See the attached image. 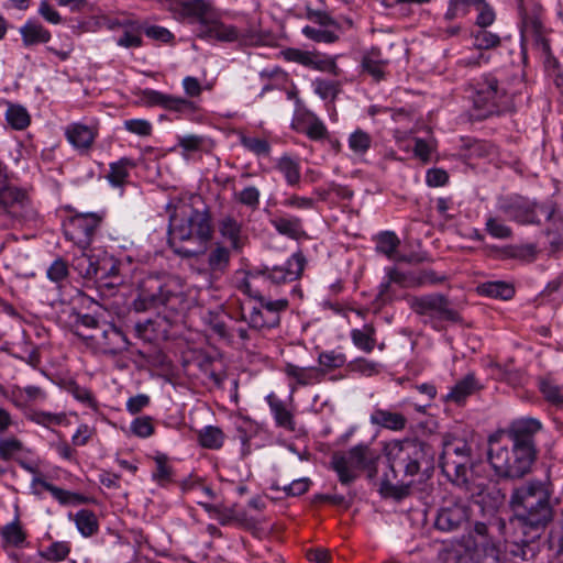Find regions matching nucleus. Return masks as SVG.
Segmentation results:
<instances>
[{
  "mask_svg": "<svg viewBox=\"0 0 563 563\" xmlns=\"http://www.w3.org/2000/svg\"><path fill=\"white\" fill-rule=\"evenodd\" d=\"M483 388L474 373L466 374L462 379L451 388L444 396V401L454 402L459 406L464 405L466 399Z\"/></svg>",
  "mask_w": 563,
  "mask_h": 563,
  "instance_id": "nucleus-23",
  "label": "nucleus"
},
{
  "mask_svg": "<svg viewBox=\"0 0 563 563\" xmlns=\"http://www.w3.org/2000/svg\"><path fill=\"white\" fill-rule=\"evenodd\" d=\"M97 133L89 126L80 123H74L66 130V137L68 142L79 151H88Z\"/></svg>",
  "mask_w": 563,
  "mask_h": 563,
  "instance_id": "nucleus-30",
  "label": "nucleus"
},
{
  "mask_svg": "<svg viewBox=\"0 0 563 563\" xmlns=\"http://www.w3.org/2000/svg\"><path fill=\"white\" fill-rule=\"evenodd\" d=\"M183 301V294L176 289L173 283H167L158 276H147L139 285L133 307L137 312L161 307L169 311H177Z\"/></svg>",
  "mask_w": 563,
  "mask_h": 563,
  "instance_id": "nucleus-5",
  "label": "nucleus"
},
{
  "mask_svg": "<svg viewBox=\"0 0 563 563\" xmlns=\"http://www.w3.org/2000/svg\"><path fill=\"white\" fill-rule=\"evenodd\" d=\"M110 170L107 179L113 187H120L125 184L129 177V170L135 167L131 158L122 157L120 161L110 164Z\"/></svg>",
  "mask_w": 563,
  "mask_h": 563,
  "instance_id": "nucleus-38",
  "label": "nucleus"
},
{
  "mask_svg": "<svg viewBox=\"0 0 563 563\" xmlns=\"http://www.w3.org/2000/svg\"><path fill=\"white\" fill-rule=\"evenodd\" d=\"M70 552V547L67 542L57 541L53 542L45 551L40 552V555L49 562L64 561Z\"/></svg>",
  "mask_w": 563,
  "mask_h": 563,
  "instance_id": "nucleus-49",
  "label": "nucleus"
},
{
  "mask_svg": "<svg viewBox=\"0 0 563 563\" xmlns=\"http://www.w3.org/2000/svg\"><path fill=\"white\" fill-rule=\"evenodd\" d=\"M385 451L391 476L384 475L378 492L383 498L400 501L410 495L413 481L398 479V473L407 478L433 470L435 451L432 445L419 439L394 440L386 445Z\"/></svg>",
  "mask_w": 563,
  "mask_h": 563,
  "instance_id": "nucleus-1",
  "label": "nucleus"
},
{
  "mask_svg": "<svg viewBox=\"0 0 563 563\" xmlns=\"http://www.w3.org/2000/svg\"><path fill=\"white\" fill-rule=\"evenodd\" d=\"M27 419L37 424L49 427L52 424H62L66 419V415L64 412L52 413L43 410H34L27 415Z\"/></svg>",
  "mask_w": 563,
  "mask_h": 563,
  "instance_id": "nucleus-50",
  "label": "nucleus"
},
{
  "mask_svg": "<svg viewBox=\"0 0 563 563\" xmlns=\"http://www.w3.org/2000/svg\"><path fill=\"white\" fill-rule=\"evenodd\" d=\"M372 145V136L361 130H355L349 137V147L357 155L365 154Z\"/></svg>",
  "mask_w": 563,
  "mask_h": 563,
  "instance_id": "nucleus-47",
  "label": "nucleus"
},
{
  "mask_svg": "<svg viewBox=\"0 0 563 563\" xmlns=\"http://www.w3.org/2000/svg\"><path fill=\"white\" fill-rule=\"evenodd\" d=\"M198 440L202 448L218 450L223 445L224 433L218 427L207 426L199 431Z\"/></svg>",
  "mask_w": 563,
  "mask_h": 563,
  "instance_id": "nucleus-43",
  "label": "nucleus"
},
{
  "mask_svg": "<svg viewBox=\"0 0 563 563\" xmlns=\"http://www.w3.org/2000/svg\"><path fill=\"white\" fill-rule=\"evenodd\" d=\"M2 537L8 543L14 547L22 545L25 540V534L16 522L9 523L4 527L2 529Z\"/></svg>",
  "mask_w": 563,
  "mask_h": 563,
  "instance_id": "nucleus-62",
  "label": "nucleus"
},
{
  "mask_svg": "<svg viewBox=\"0 0 563 563\" xmlns=\"http://www.w3.org/2000/svg\"><path fill=\"white\" fill-rule=\"evenodd\" d=\"M302 33L309 40H312L318 43H334L339 38V36L332 31L320 30V29L312 27L310 25H306L302 29Z\"/></svg>",
  "mask_w": 563,
  "mask_h": 563,
  "instance_id": "nucleus-58",
  "label": "nucleus"
},
{
  "mask_svg": "<svg viewBox=\"0 0 563 563\" xmlns=\"http://www.w3.org/2000/svg\"><path fill=\"white\" fill-rule=\"evenodd\" d=\"M538 387L547 402L555 407L563 406V387L559 386L553 379L540 377Z\"/></svg>",
  "mask_w": 563,
  "mask_h": 563,
  "instance_id": "nucleus-37",
  "label": "nucleus"
},
{
  "mask_svg": "<svg viewBox=\"0 0 563 563\" xmlns=\"http://www.w3.org/2000/svg\"><path fill=\"white\" fill-rule=\"evenodd\" d=\"M179 13L197 25L199 38L224 43L239 41L244 45H254L260 41L254 31L242 32L234 25L223 23L211 0H183L179 2Z\"/></svg>",
  "mask_w": 563,
  "mask_h": 563,
  "instance_id": "nucleus-3",
  "label": "nucleus"
},
{
  "mask_svg": "<svg viewBox=\"0 0 563 563\" xmlns=\"http://www.w3.org/2000/svg\"><path fill=\"white\" fill-rule=\"evenodd\" d=\"M231 262V249L217 243L208 254V267L214 275H223L228 272Z\"/></svg>",
  "mask_w": 563,
  "mask_h": 563,
  "instance_id": "nucleus-32",
  "label": "nucleus"
},
{
  "mask_svg": "<svg viewBox=\"0 0 563 563\" xmlns=\"http://www.w3.org/2000/svg\"><path fill=\"white\" fill-rule=\"evenodd\" d=\"M386 62L380 58V49L378 47H372L362 58L363 71L371 75L376 81L384 78V67Z\"/></svg>",
  "mask_w": 563,
  "mask_h": 563,
  "instance_id": "nucleus-35",
  "label": "nucleus"
},
{
  "mask_svg": "<svg viewBox=\"0 0 563 563\" xmlns=\"http://www.w3.org/2000/svg\"><path fill=\"white\" fill-rule=\"evenodd\" d=\"M377 253L387 256L389 260L395 258L397 249L400 245V240L393 231H384L375 238Z\"/></svg>",
  "mask_w": 563,
  "mask_h": 563,
  "instance_id": "nucleus-40",
  "label": "nucleus"
},
{
  "mask_svg": "<svg viewBox=\"0 0 563 563\" xmlns=\"http://www.w3.org/2000/svg\"><path fill=\"white\" fill-rule=\"evenodd\" d=\"M518 8L521 18V40L522 42H532L533 46L541 53L547 66H556L558 60L554 57L550 40L547 37V29L543 25L541 15L542 7L534 4L530 10L523 8V0H518Z\"/></svg>",
  "mask_w": 563,
  "mask_h": 563,
  "instance_id": "nucleus-9",
  "label": "nucleus"
},
{
  "mask_svg": "<svg viewBox=\"0 0 563 563\" xmlns=\"http://www.w3.org/2000/svg\"><path fill=\"white\" fill-rule=\"evenodd\" d=\"M156 468L153 473V478L161 484H164L170 481L172 477V467L168 465V459L164 454H158L154 457Z\"/></svg>",
  "mask_w": 563,
  "mask_h": 563,
  "instance_id": "nucleus-59",
  "label": "nucleus"
},
{
  "mask_svg": "<svg viewBox=\"0 0 563 563\" xmlns=\"http://www.w3.org/2000/svg\"><path fill=\"white\" fill-rule=\"evenodd\" d=\"M289 301L286 298L273 299L272 297L255 300L249 314L242 313V320L254 330H269L279 325L280 314L288 309Z\"/></svg>",
  "mask_w": 563,
  "mask_h": 563,
  "instance_id": "nucleus-12",
  "label": "nucleus"
},
{
  "mask_svg": "<svg viewBox=\"0 0 563 563\" xmlns=\"http://www.w3.org/2000/svg\"><path fill=\"white\" fill-rule=\"evenodd\" d=\"M142 102L147 107L159 106L169 111L194 113L197 107L194 101L174 97L153 89L142 91Z\"/></svg>",
  "mask_w": 563,
  "mask_h": 563,
  "instance_id": "nucleus-20",
  "label": "nucleus"
},
{
  "mask_svg": "<svg viewBox=\"0 0 563 563\" xmlns=\"http://www.w3.org/2000/svg\"><path fill=\"white\" fill-rule=\"evenodd\" d=\"M314 92L323 100L335 99L340 92V85L338 81L316 79L313 81Z\"/></svg>",
  "mask_w": 563,
  "mask_h": 563,
  "instance_id": "nucleus-55",
  "label": "nucleus"
},
{
  "mask_svg": "<svg viewBox=\"0 0 563 563\" xmlns=\"http://www.w3.org/2000/svg\"><path fill=\"white\" fill-rule=\"evenodd\" d=\"M261 192L255 186H246L239 194L235 195V199L239 203L250 208L251 210H257L260 207Z\"/></svg>",
  "mask_w": 563,
  "mask_h": 563,
  "instance_id": "nucleus-53",
  "label": "nucleus"
},
{
  "mask_svg": "<svg viewBox=\"0 0 563 563\" xmlns=\"http://www.w3.org/2000/svg\"><path fill=\"white\" fill-rule=\"evenodd\" d=\"M271 283L267 279L264 267L253 268L245 273L239 283L238 289L254 300L271 297L268 294Z\"/></svg>",
  "mask_w": 563,
  "mask_h": 563,
  "instance_id": "nucleus-21",
  "label": "nucleus"
},
{
  "mask_svg": "<svg viewBox=\"0 0 563 563\" xmlns=\"http://www.w3.org/2000/svg\"><path fill=\"white\" fill-rule=\"evenodd\" d=\"M345 356L342 353H336L334 351L322 352L319 354L318 362L322 366L321 368L334 369L344 365Z\"/></svg>",
  "mask_w": 563,
  "mask_h": 563,
  "instance_id": "nucleus-61",
  "label": "nucleus"
},
{
  "mask_svg": "<svg viewBox=\"0 0 563 563\" xmlns=\"http://www.w3.org/2000/svg\"><path fill=\"white\" fill-rule=\"evenodd\" d=\"M537 456L525 449L515 448L509 450L499 443H492L488 451V461L495 473L500 477L520 478L531 468Z\"/></svg>",
  "mask_w": 563,
  "mask_h": 563,
  "instance_id": "nucleus-8",
  "label": "nucleus"
},
{
  "mask_svg": "<svg viewBox=\"0 0 563 563\" xmlns=\"http://www.w3.org/2000/svg\"><path fill=\"white\" fill-rule=\"evenodd\" d=\"M46 275L49 280L57 284L65 280L68 276V265L66 261L60 257L56 258L48 267Z\"/></svg>",
  "mask_w": 563,
  "mask_h": 563,
  "instance_id": "nucleus-63",
  "label": "nucleus"
},
{
  "mask_svg": "<svg viewBox=\"0 0 563 563\" xmlns=\"http://www.w3.org/2000/svg\"><path fill=\"white\" fill-rule=\"evenodd\" d=\"M542 218L548 222L547 232L553 235V243H563V208L553 201H545Z\"/></svg>",
  "mask_w": 563,
  "mask_h": 563,
  "instance_id": "nucleus-25",
  "label": "nucleus"
},
{
  "mask_svg": "<svg viewBox=\"0 0 563 563\" xmlns=\"http://www.w3.org/2000/svg\"><path fill=\"white\" fill-rule=\"evenodd\" d=\"M474 45L479 49H490L499 46L500 37L487 30L478 31L474 36Z\"/></svg>",
  "mask_w": 563,
  "mask_h": 563,
  "instance_id": "nucleus-60",
  "label": "nucleus"
},
{
  "mask_svg": "<svg viewBox=\"0 0 563 563\" xmlns=\"http://www.w3.org/2000/svg\"><path fill=\"white\" fill-rule=\"evenodd\" d=\"M98 335H87L85 331H76V335L87 341L96 351L117 355L129 349L130 341L121 329L113 323L103 321Z\"/></svg>",
  "mask_w": 563,
  "mask_h": 563,
  "instance_id": "nucleus-14",
  "label": "nucleus"
},
{
  "mask_svg": "<svg viewBox=\"0 0 563 563\" xmlns=\"http://www.w3.org/2000/svg\"><path fill=\"white\" fill-rule=\"evenodd\" d=\"M97 254H82L74 262V268L78 274L88 280L93 279L98 284V272L96 266Z\"/></svg>",
  "mask_w": 563,
  "mask_h": 563,
  "instance_id": "nucleus-45",
  "label": "nucleus"
},
{
  "mask_svg": "<svg viewBox=\"0 0 563 563\" xmlns=\"http://www.w3.org/2000/svg\"><path fill=\"white\" fill-rule=\"evenodd\" d=\"M551 490L549 485L542 481H528L512 489L509 506L514 511L512 522L529 531L538 532L543 530L553 519L551 506Z\"/></svg>",
  "mask_w": 563,
  "mask_h": 563,
  "instance_id": "nucleus-2",
  "label": "nucleus"
},
{
  "mask_svg": "<svg viewBox=\"0 0 563 563\" xmlns=\"http://www.w3.org/2000/svg\"><path fill=\"white\" fill-rule=\"evenodd\" d=\"M284 372L289 378L294 379L300 386L319 384L327 375L324 368L317 366L300 367L291 363L286 364Z\"/></svg>",
  "mask_w": 563,
  "mask_h": 563,
  "instance_id": "nucleus-24",
  "label": "nucleus"
},
{
  "mask_svg": "<svg viewBox=\"0 0 563 563\" xmlns=\"http://www.w3.org/2000/svg\"><path fill=\"white\" fill-rule=\"evenodd\" d=\"M448 279L445 275H440L433 269H423L415 277L410 286L423 287V286H435L444 283Z\"/></svg>",
  "mask_w": 563,
  "mask_h": 563,
  "instance_id": "nucleus-54",
  "label": "nucleus"
},
{
  "mask_svg": "<svg viewBox=\"0 0 563 563\" xmlns=\"http://www.w3.org/2000/svg\"><path fill=\"white\" fill-rule=\"evenodd\" d=\"M266 401L269 406L276 426L290 432L295 431V417L290 410L287 409L285 402L273 393L266 396Z\"/></svg>",
  "mask_w": 563,
  "mask_h": 563,
  "instance_id": "nucleus-29",
  "label": "nucleus"
},
{
  "mask_svg": "<svg viewBox=\"0 0 563 563\" xmlns=\"http://www.w3.org/2000/svg\"><path fill=\"white\" fill-rule=\"evenodd\" d=\"M36 211L25 190L7 185L5 170L0 178V228L9 229L35 219Z\"/></svg>",
  "mask_w": 563,
  "mask_h": 563,
  "instance_id": "nucleus-7",
  "label": "nucleus"
},
{
  "mask_svg": "<svg viewBox=\"0 0 563 563\" xmlns=\"http://www.w3.org/2000/svg\"><path fill=\"white\" fill-rule=\"evenodd\" d=\"M485 231L493 238L507 240L512 236V230L496 217H488L485 223Z\"/></svg>",
  "mask_w": 563,
  "mask_h": 563,
  "instance_id": "nucleus-48",
  "label": "nucleus"
},
{
  "mask_svg": "<svg viewBox=\"0 0 563 563\" xmlns=\"http://www.w3.org/2000/svg\"><path fill=\"white\" fill-rule=\"evenodd\" d=\"M369 421L374 426L396 432L405 430L408 422L402 413L382 408L373 410Z\"/></svg>",
  "mask_w": 563,
  "mask_h": 563,
  "instance_id": "nucleus-27",
  "label": "nucleus"
},
{
  "mask_svg": "<svg viewBox=\"0 0 563 563\" xmlns=\"http://www.w3.org/2000/svg\"><path fill=\"white\" fill-rule=\"evenodd\" d=\"M219 232L230 243V249L236 253L242 252L246 236L242 234V224L231 216L219 221Z\"/></svg>",
  "mask_w": 563,
  "mask_h": 563,
  "instance_id": "nucleus-26",
  "label": "nucleus"
},
{
  "mask_svg": "<svg viewBox=\"0 0 563 563\" xmlns=\"http://www.w3.org/2000/svg\"><path fill=\"white\" fill-rule=\"evenodd\" d=\"M474 462L472 455L468 454L452 455L451 459H442V455H440V467L443 474L446 477L456 475L457 479L460 478L459 473L466 470Z\"/></svg>",
  "mask_w": 563,
  "mask_h": 563,
  "instance_id": "nucleus-39",
  "label": "nucleus"
},
{
  "mask_svg": "<svg viewBox=\"0 0 563 563\" xmlns=\"http://www.w3.org/2000/svg\"><path fill=\"white\" fill-rule=\"evenodd\" d=\"M132 432L140 438H148L154 433L152 418L148 416L140 417L131 423Z\"/></svg>",
  "mask_w": 563,
  "mask_h": 563,
  "instance_id": "nucleus-64",
  "label": "nucleus"
},
{
  "mask_svg": "<svg viewBox=\"0 0 563 563\" xmlns=\"http://www.w3.org/2000/svg\"><path fill=\"white\" fill-rule=\"evenodd\" d=\"M473 101V117L484 120L492 115H499L506 110L507 90L500 85L494 74H484L471 84Z\"/></svg>",
  "mask_w": 563,
  "mask_h": 563,
  "instance_id": "nucleus-4",
  "label": "nucleus"
},
{
  "mask_svg": "<svg viewBox=\"0 0 563 563\" xmlns=\"http://www.w3.org/2000/svg\"><path fill=\"white\" fill-rule=\"evenodd\" d=\"M24 445L22 441L19 439L11 438H1L0 439V459L3 461H9L14 457L15 454L20 453L23 450Z\"/></svg>",
  "mask_w": 563,
  "mask_h": 563,
  "instance_id": "nucleus-56",
  "label": "nucleus"
},
{
  "mask_svg": "<svg viewBox=\"0 0 563 563\" xmlns=\"http://www.w3.org/2000/svg\"><path fill=\"white\" fill-rule=\"evenodd\" d=\"M276 232L290 240L299 241L307 238L302 219L289 213H276L269 219Z\"/></svg>",
  "mask_w": 563,
  "mask_h": 563,
  "instance_id": "nucleus-22",
  "label": "nucleus"
},
{
  "mask_svg": "<svg viewBox=\"0 0 563 563\" xmlns=\"http://www.w3.org/2000/svg\"><path fill=\"white\" fill-rule=\"evenodd\" d=\"M410 309L422 317V322L433 330L443 329V322L461 323L463 318L450 298L441 292H431L408 298Z\"/></svg>",
  "mask_w": 563,
  "mask_h": 563,
  "instance_id": "nucleus-6",
  "label": "nucleus"
},
{
  "mask_svg": "<svg viewBox=\"0 0 563 563\" xmlns=\"http://www.w3.org/2000/svg\"><path fill=\"white\" fill-rule=\"evenodd\" d=\"M276 168L284 175L286 183L289 186H296L300 181V165L297 161L288 155H283L277 164Z\"/></svg>",
  "mask_w": 563,
  "mask_h": 563,
  "instance_id": "nucleus-42",
  "label": "nucleus"
},
{
  "mask_svg": "<svg viewBox=\"0 0 563 563\" xmlns=\"http://www.w3.org/2000/svg\"><path fill=\"white\" fill-rule=\"evenodd\" d=\"M96 266L99 288H114L123 283L121 262L106 251L97 253Z\"/></svg>",
  "mask_w": 563,
  "mask_h": 563,
  "instance_id": "nucleus-19",
  "label": "nucleus"
},
{
  "mask_svg": "<svg viewBox=\"0 0 563 563\" xmlns=\"http://www.w3.org/2000/svg\"><path fill=\"white\" fill-rule=\"evenodd\" d=\"M104 219L103 212L76 213L63 224L66 240L80 250H87Z\"/></svg>",
  "mask_w": 563,
  "mask_h": 563,
  "instance_id": "nucleus-10",
  "label": "nucleus"
},
{
  "mask_svg": "<svg viewBox=\"0 0 563 563\" xmlns=\"http://www.w3.org/2000/svg\"><path fill=\"white\" fill-rule=\"evenodd\" d=\"M20 34L25 47L45 44L51 40V32L35 20L26 21L25 24L20 27Z\"/></svg>",
  "mask_w": 563,
  "mask_h": 563,
  "instance_id": "nucleus-31",
  "label": "nucleus"
},
{
  "mask_svg": "<svg viewBox=\"0 0 563 563\" xmlns=\"http://www.w3.org/2000/svg\"><path fill=\"white\" fill-rule=\"evenodd\" d=\"M8 123L15 130H23L30 124V115L20 104H10L5 112Z\"/></svg>",
  "mask_w": 563,
  "mask_h": 563,
  "instance_id": "nucleus-46",
  "label": "nucleus"
},
{
  "mask_svg": "<svg viewBox=\"0 0 563 563\" xmlns=\"http://www.w3.org/2000/svg\"><path fill=\"white\" fill-rule=\"evenodd\" d=\"M307 260L301 251L294 253L283 265L265 266L268 282L273 286L291 283L300 278Z\"/></svg>",
  "mask_w": 563,
  "mask_h": 563,
  "instance_id": "nucleus-16",
  "label": "nucleus"
},
{
  "mask_svg": "<svg viewBox=\"0 0 563 563\" xmlns=\"http://www.w3.org/2000/svg\"><path fill=\"white\" fill-rule=\"evenodd\" d=\"M187 225L191 229L194 236L202 243L209 241L212 236L210 217L207 211L191 209L189 214L184 218Z\"/></svg>",
  "mask_w": 563,
  "mask_h": 563,
  "instance_id": "nucleus-28",
  "label": "nucleus"
},
{
  "mask_svg": "<svg viewBox=\"0 0 563 563\" xmlns=\"http://www.w3.org/2000/svg\"><path fill=\"white\" fill-rule=\"evenodd\" d=\"M471 518L470 506L461 499L450 500L438 509L434 527L443 532L459 530Z\"/></svg>",
  "mask_w": 563,
  "mask_h": 563,
  "instance_id": "nucleus-15",
  "label": "nucleus"
},
{
  "mask_svg": "<svg viewBox=\"0 0 563 563\" xmlns=\"http://www.w3.org/2000/svg\"><path fill=\"white\" fill-rule=\"evenodd\" d=\"M472 455L471 445L462 439L445 440L443 442L442 459H451L452 455Z\"/></svg>",
  "mask_w": 563,
  "mask_h": 563,
  "instance_id": "nucleus-51",
  "label": "nucleus"
},
{
  "mask_svg": "<svg viewBox=\"0 0 563 563\" xmlns=\"http://www.w3.org/2000/svg\"><path fill=\"white\" fill-rule=\"evenodd\" d=\"M460 481H457L456 475L449 476V481L463 490L471 499H474L476 503V498L483 497L485 492L487 490V483L485 477L479 474V464L474 462L466 467V470L459 473Z\"/></svg>",
  "mask_w": 563,
  "mask_h": 563,
  "instance_id": "nucleus-18",
  "label": "nucleus"
},
{
  "mask_svg": "<svg viewBox=\"0 0 563 563\" xmlns=\"http://www.w3.org/2000/svg\"><path fill=\"white\" fill-rule=\"evenodd\" d=\"M36 485H41L45 490L49 492L52 496L62 505L84 504L87 501V498L85 496L59 488L41 477L33 478L32 487L34 488Z\"/></svg>",
  "mask_w": 563,
  "mask_h": 563,
  "instance_id": "nucleus-33",
  "label": "nucleus"
},
{
  "mask_svg": "<svg viewBox=\"0 0 563 563\" xmlns=\"http://www.w3.org/2000/svg\"><path fill=\"white\" fill-rule=\"evenodd\" d=\"M477 291L479 295L503 300H509L515 295L514 286L503 280L483 283Z\"/></svg>",
  "mask_w": 563,
  "mask_h": 563,
  "instance_id": "nucleus-36",
  "label": "nucleus"
},
{
  "mask_svg": "<svg viewBox=\"0 0 563 563\" xmlns=\"http://www.w3.org/2000/svg\"><path fill=\"white\" fill-rule=\"evenodd\" d=\"M543 207L544 202L538 203L519 195L501 197L497 202V209L519 224H540Z\"/></svg>",
  "mask_w": 563,
  "mask_h": 563,
  "instance_id": "nucleus-13",
  "label": "nucleus"
},
{
  "mask_svg": "<svg viewBox=\"0 0 563 563\" xmlns=\"http://www.w3.org/2000/svg\"><path fill=\"white\" fill-rule=\"evenodd\" d=\"M374 334V328L366 324L362 329H353L351 332V339L356 347L369 353L374 350L376 343Z\"/></svg>",
  "mask_w": 563,
  "mask_h": 563,
  "instance_id": "nucleus-44",
  "label": "nucleus"
},
{
  "mask_svg": "<svg viewBox=\"0 0 563 563\" xmlns=\"http://www.w3.org/2000/svg\"><path fill=\"white\" fill-rule=\"evenodd\" d=\"M541 428L542 424L538 419L520 418L510 423L508 434L515 448L525 449L537 456L534 435Z\"/></svg>",
  "mask_w": 563,
  "mask_h": 563,
  "instance_id": "nucleus-17",
  "label": "nucleus"
},
{
  "mask_svg": "<svg viewBox=\"0 0 563 563\" xmlns=\"http://www.w3.org/2000/svg\"><path fill=\"white\" fill-rule=\"evenodd\" d=\"M375 452L367 444H357L351 448L346 454L335 453L332 456L331 465L338 473L343 485H349L356 478L353 470L373 467Z\"/></svg>",
  "mask_w": 563,
  "mask_h": 563,
  "instance_id": "nucleus-11",
  "label": "nucleus"
},
{
  "mask_svg": "<svg viewBox=\"0 0 563 563\" xmlns=\"http://www.w3.org/2000/svg\"><path fill=\"white\" fill-rule=\"evenodd\" d=\"M74 520L79 532L86 538L96 534L99 529L97 516L91 510H79Z\"/></svg>",
  "mask_w": 563,
  "mask_h": 563,
  "instance_id": "nucleus-41",
  "label": "nucleus"
},
{
  "mask_svg": "<svg viewBox=\"0 0 563 563\" xmlns=\"http://www.w3.org/2000/svg\"><path fill=\"white\" fill-rule=\"evenodd\" d=\"M241 144L257 156H268L271 153V144L264 139L242 135Z\"/></svg>",
  "mask_w": 563,
  "mask_h": 563,
  "instance_id": "nucleus-52",
  "label": "nucleus"
},
{
  "mask_svg": "<svg viewBox=\"0 0 563 563\" xmlns=\"http://www.w3.org/2000/svg\"><path fill=\"white\" fill-rule=\"evenodd\" d=\"M175 218H172V224L169 230V243L174 245L176 241H188L194 239V234L191 233V229L187 225L185 220L183 219L180 223H173Z\"/></svg>",
  "mask_w": 563,
  "mask_h": 563,
  "instance_id": "nucleus-57",
  "label": "nucleus"
},
{
  "mask_svg": "<svg viewBox=\"0 0 563 563\" xmlns=\"http://www.w3.org/2000/svg\"><path fill=\"white\" fill-rule=\"evenodd\" d=\"M493 250L497 253V257L500 260H520V261H533L536 257V246L532 244L527 245H506V246H494Z\"/></svg>",
  "mask_w": 563,
  "mask_h": 563,
  "instance_id": "nucleus-34",
  "label": "nucleus"
}]
</instances>
